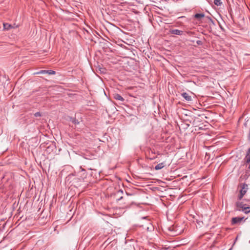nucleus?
Returning <instances> with one entry per match:
<instances>
[{
    "label": "nucleus",
    "instance_id": "f257e3e1",
    "mask_svg": "<svg viewBox=\"0 0 250 250\" xmlns=\"http://www.w3.org/2000/svg\"><path fill=\"white\" fill-rule=\"evenodd\" d=\"M237 208H242V211L244 212L245 213H248L250 212V207L249 205L244 204L243 202H238L236 203Z\"/></svg>",
    "mask_w": 250,
    "mask_h": 250
},
{
    "label": "nucleus",
    "instance_id": "f03ea898",
    "mask_svg": "<svg viewBox=\"0 0 250 250\" xmlns=\"http://www.w3.org/2000/svg\"><path fill=\"white\" fill-rule=\"evenodd\" d=\"M240 187L241 188V189H240V194L238 197V199L239 200H241V199L242 198L243 196L245 194V193H246L247 192V189H248V185H247V184H243V185H240Z\"/></svg>",
    "mask_w": 250,
    "mask_h": 250
},
{
    "label": "nucleus",
    "instance_id": "7ed1b4c3",
    "mask_svg": "<svg viewBox=\"0 0 250 250\" xmlns=\"http://www.w3.org/2000/svg\"><path fill=\"white\" fill-rule=\"evenodd\" d=\"M142 226L144 229H146L147 230H151L153 229V226L149 220H147L145 224Z\"/></svg>",
    "mask_w": 250,
    "mask_h": 250
},
{
    "label": "nucleus",
    "instance_id": "20e7f679",
    "mask_svg": "<svg viewBox=\"0 0 250 250\" xmlns=\"http://www.w3.org/2000/svg\"><path fill=\"white\" fill-rule=\"evenodd\" d=\"M250 148L248 149L247 150V154L245 157V161L247 164V167H248V168H250Z\"/></svg>",
    "mask_w": 250,
    "mask_h": 250
},
{
    "label": "nucleus",
    "instance_id": "39448f33",
    "mask_svg": "<svg viewBox=\"0 0 250 250\" xmlns=\"http://www.w3.org/2000/svg\"><path fill=\"white\" fill-rule=\"evenodd\" d=\"M244 217H236L232 218L231 224L232 225L240 223L243 219Z\"/></svg>",
    "mask_w": 250,
    "mask_h": 250
},
{
    "label": "nucleus",
    "instance_id": "423d86ee",
    "mask_svg": "<svg viewBox=\"0 0 250 250\" xmlns=\"http://www.w3.org/2000/svg\"><path fill=\"white\" fill-rule=\"evenodd\" d=\"M56 73V72L51 70H41L40 71L37 72V74H48L49 75H54Z\"/></svg>",
    "mask_w": 250,
    "mask_h": 250
},
{
    "label": "nucleus",
    "instance_id": "0eeeda50",
    "mask_svg": "<svg viewBox=\"0 0 250 250\" xmlns=\"http://www.w3.org/2000/svg\"><path fill=\"white\" fill-rule=\"evenodd\" d=\"M169 32L171 34L177 35H181L183 33V31L179 30L178 29H170L169 30Z\"/></svg>",
    "mask_w": 250,
    "mask_h": 250
},
{
    "label": "nucleus",
    "instance_id": "6e6552de",
    "mask_svg": "<svg viewBox=\"0 0 250 250\" xmlns=\"http://www.w3.org/2000/svg\"><path fill=\"white\" fill-rule=\"evenodd\" d=\"M181 95L182 97L187 101H191L192 100L191 97L189 95V94L186 92H184L182 93Z\"/></svg>",
    "mask_w": 250,
    "mask_h": 250
},
{
    "label": "nucleus",
    "instance_id": "1a4fd4ad",
    "mask_svg": "<svg viewBox=\"0 0 250 250\" xmlns=\"http://www.w3.org/2000/svg\"><path fill=\"white\" fill-rule=\"evenodd\" d=\"M113 98L116 100L120 101L121 102H124L125 101V99L119 94H113Z\"/></svg>",
    "mask_w": 250,
    "mask_h": 250
},
{
    "label": "nucleus",
    "instance_id": "9d476101",
    "mask_svg": "<svg viewBox=\"0 0 250 250\" xmlns=\"http://www.w3.org/2000/svg\"><path fill=\"white\" fill-rule=\"evenodd\" d=\"M205 17V15L203 13H197L194 15L195 18L198 20H200L201 18Z\"/></svg>",
    "mask_w": 250,
    "mask_h": 250
},
{
    "label": "nucleus",
    "instance_id": "9b49d317",
    "mask_svg": "<svg viewBox=\"0 0 250 250\" xmlns=\"http://www.w3.org/2000/svg\"><path fill=\"white\" fill-rule=\"evenodd\" d=\"M3 28L4 30H9L12 28V26L7 23H3Z\"/></svg>",
    "mask_w": 250,
    "mask_h": 250
},
{
    "label": "nucleus",
    "instance_id": "f8f14e48",
    "mask_svg": "<svg viewBox=\"0 0 250 250\" xmlns=\"http://www.w3.org/2000/svg\"><path fill=\"white\" fill-rule=\"evenodd\" d=\"M164 167V164L163 163H160V164H158V165H157L155 167V169L156 170H159V169H162Z\"/></svg>",
    "mask_w": 250,
    "mask_h": 250
},
{
    "label": "nucleus",
    "instance_id": "ddd939ff",
    "mask_svg": "<svg viewBox=\"0 0 250 250\" xmlns=\"http://www.w3.org/2000/svg\"><path fill=\"white\" fill-rule=\"evenodd\" d=\"M214 3L217 6H220L222 2L220 0H214Z\"/></svg>",
    "mask_w": 250,
    "mask_h": 250
},
{
    "label": "nucleus",
    "instance_id": "4468645a",
    "mask_svg": "<svg viewBox=\"0 0 250 250\" xmlns=\"http://www.w3.org/2000/svg\"><path fill=\"white\" fill-rule=\"evenodd\" d=\"M34 116L36 117L41 116V113L40 112H37L35 113Z\"/></svg>",
    "mask_w": 250,
    "mask_h": 250
},
{
    "label": "nucleus",
    "instance_id": "2eb2a0df",
    "mask_svg": "<svg viewBox=\"0 0 250 250\" xmlns=\"http://www.w3.org/2000/svg\"><path fill=\"white\" fill-rule=\"evenodd\" d=\"M72 122L74 123L75 125H77L79 124V122L78 120L74 119L73 120Z\"/></svg>",
    "mask_w": 250,
    "mask_h": 250
},
{
    "label": "nucleus",
    "instance_id": "dca6fc26",
    "mask_svg": "<svg viewBox=\"0 0 250 250\" xmlns=\"http://www.w3.org/2000/svg\"><path fill=\"white\" fill-rule=\"evenodd\" d=\"M196 43H197V44H198V45H202V41H197L196 42Z\"/></svg>",
    "mask_w": 250,
    "mask_h": 250
},
{
    "label": "nucleus",
    "instance_id": "f3484780",
    "mask_svg": "<svg viewBox=\"0 0 250 250\" xmlns=\"http://www.w3.org/2000/svg\"><path fill=\"white\" fill-rule=\"evenodd\" d=\"M121 193L122 194L123 193V190L122 189L119 190V191H118V193Z\"/></svg>",
    "mask_w": 250,
    "mask_h": 250
},
{
    "label": "nucleus",
    "instance_id": "a211bd4d",
    "mask_svg": "<svg viewBox=\"0 0 250 250\" xmlns=\"http://www.w3.org/2000/svg\"><path fill=\"white\" fill-rule=\"evenodd\" d=\"M248 121H249V120H247V121L245 123V125L246 126H247V125H248Z\"/></svg>",
    "mask_w": 250,
    "mask_h": 250
},
{
    "label": "nucleus",
    "instance_id": "6ab92c4d",
    "mask_svg": "<svg viewBox=\"0 0 250 250\" xmlns=\"http://www.w3.org/2000/svg\"><path fill=\"white\" fill-rule=\"evenodd\" d=\"M208 19L210 21H211V22H213L212 20L210 18L208 17Z\"/></svg>",
    "mask_w": 250,
    "mask_h": 250
},
{
    "label": "nucleus",
    "instance_id": "aec40b11",
    "mask_svg": "<svg viewBox=\"0 0 250 250\" xmlns=\"http://www.w3.org/2000/svg\"><path fill=\"white\" fill-rule=\"evenodd\" d=\"M122 199H123V196L120 197L118 199V201H120V200H121Z\"/></svg>",
    "mask_w": 250,
    "mask_h": 250
},
{
    "label": "nucleus",
    "instance_id": "412c9836",
    "mask_svg": "<svg viewBox=\"0 0 250 250\" xmlns=\"http://www.w3.org/2000/svg\"><path fill=\"white\" fill-rule=\"evenodd\" d=\"M237 239H238V236L236 237V239L235 240V241H236L237 240ZM235 242H234L233 245L235 244Z\"/></svg>",
    "mask_w": 250,
    "mask_h": 250
},
{
    "label": "nucleus",
    "instance_id": "4be33fe9",
    "mask_svg": "<svg viewBox=\"0 0 250 250\" xmlns=\"http://www.w3.org/2000/svg\"><path fill=\"white\" fill-rule=\"evenodd\" d=\"M248 137H250V132L249 133V135H248Z\"/></svg>",
    "mask_w": 250,
    "mask_h": 250
},
{
    "label": "nucleus",
    "instance_id": "5701e85b",
    "mask_svg": "<svg viewBox=\"0 0 250 250\" xmlns=\"http://www.w3.org/2000/svg\"><path fill=\"white\" fill-rule=\"evenodd\" d=\"M146 217H143V219H146Z\"/></svg>",
    "mask_w": 250,
    "mask_h": 250
},
{
    "label": "nucleus",
    "instance_id": "b1692460",
    "mask_svg": "<svg viewBox=\"0 0 250 250\" xmlns=\"http://www.w3.org/2000/svg\"><path fill=\"white\" fill-rule=\"evenodd\" d=\"M231 250V248H230V249H229V250Z\"/></svg>",
    "mask_w": 250,
    "mask_h": 250
}]
</instances>
